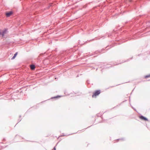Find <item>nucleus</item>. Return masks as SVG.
I'll list each match as a JSON object with an SVG mask.
<instances>
[{
	"label": "nucleus",
	"mask_w": 150,
	"mask_h": 150,
	"mask_svg": "<svg viewBox=\"0 0 150 150\" xmlns=\"http://www.w3.org/2000/svg\"><path fill=\"white\" fill-rule=\"evenodd\" d=\"M56 148L55 146H54V147L53 150H56Z\"/></svg>",
	"instance_id": "9b49d317"
},
{
	"label": "nucleus",
	"mask_w": 150,
	"mask_h": 150,
	"mask_svg": "<svg viewBox=\"0 0 150 150\" xmlns=\"http://www.w3.org/2000/svg\"><path fill=\"white\" fill-rule=\"evenodd\" d=\"M2 32L1 31V30H0V36L1 35H2Z\"/></svg>",
	"instance_id": "9d476101"
},
{
	"label": "nucleus",
	"mask_w": 150,
	"mask_h": 150,
	"mask_svg": "<svg viewBox=\"0 0 150 150\" xmlns=\"http://www.w3.org/2000/svg\"><path fill=\"white\" fill-rule=\"evenodd\" d=\"M12 13V11H10L9 12L6 13V16L8 17L10 16Z\"/></svg>",
	"instance_id": "7ed1b4c3"
},
{
	"label": "nucleus",
	"mask_w": 150,
	"mask_h": 150,
	"mask_svg": "<svg viewBox=\"0 0 150 150\" xmlns=\"http://www.w3.org/2000/svg\"><path fill=\"white\" fill-rule=\"evenodd\" d=\"M100 93V90H96V91L94 94L92 95V97H93L94 96H97L99 95Z\"/></svg>",
	"instance_id": "f257e3e1"
},
{
	"label": "nucleus",
	"mask_w": 150,
	"mask_h": 150,
	"mask_svg": "<svg viewBox=\"0 0 150 150\" xmlns=\"http://www.w3.org/2000/svg\"><path fill=\"white\" fill-rule=\"evenodd\" d=\"M7 30L6 29H5L2 32V36H4L5 33L6 32Z\"/></svg>",
	"instance_id": "39448f33"
},
{
	"label": "nucleus",
	"mask_w": 150,
	"mask_h": 150,
	"mask_svg": "<svg viewBox=\"0 0 150 150\" xmlns=\"http://www.w3.org/2000/svg\"><path fill=\"white\" fill-rule=\"evenodd\" d=\"M30 68L32 70H34L35 69V66L34 64H31L30 65Z\"/></svg>",
	"instance_id": "20e7f679"
},
{
	"label": "nucleus",
	"mask_w": 150,
	"mask_h": 150,
	"mask_svg": "<svg viewBox=\"0 0 150 150\" xmlns=\"http://www.w3.org/2000/svg\"><path fill=\"white\" fill-rule=\"evenodd\" d=\"M17 52H16L14 54L13 56L12 57V58H11V59H14L15 57H16V55H17Z\"/></svg>",
	"instance_id": "423d86ee"
},
{
	"label": "nucleus",
	"mask_w": 150,
	"mask_h": 150,
	"mask_svg": "<svg viewBox=\"0 0 150 150\" xmlns=\"http://www.w3.org/2000/svg\"><path fill=\"white\" fill-rule=\"evenodd\" d=\"M150 77V74L147 75L145 76V78H147L149 77Z\"/></svg>",
	"instance_id": "6e6552de"
},
{
	"label": "nucleus",
	"mask_w": 150,
	"mask_h": 150,
	"mask_svg": "<svg viewBox=\"0 0 150 150\" xmlns=\"http://www.w3.org/2000/svg\"><path fill=\"white\" fill-rule=\"evenodd\" d=\"M52 3L50 4L49 5V6L47 7V9L49 8H50V6H52Z\"/></svg>",
	"instance_id": "0eeeda50"
},
{
	"label": "nucleus",
	"mask_w": 150,
	"mask_h": 150,
	"mask_svg": "<svg viewBox=\"0 0 150 150\" xmlns=\"http://www.w3.org/2000/svg\"><path fill=\"white\" fill-rule=\"evenodd\" d=\"M60 97V96H55V97H52V98H58V97Z\"/></svg>",
	"instance_id": "1a4fd4ad"
},
{
	"label": "nucleus",
	"mask_w": 150,
	"mask_h": 150,
	"mask_svg": "<svg viewBox=\"0 0 150 150\" xmlns=\"http://www.w3.org/2000/svg\"><path fill=\"white\" fill-rule=\"evenodd\" d=\"M140 118L142 120H144L145 121H148V120L147 118H146V117H145L143 116L142 115V116H140Z\"/></svg>",
	"instance_id": "f03ea898"
},
{
	"label": "nucleus",
	"mask_w": 150,
	"mask_h": 150,
	"mask_svg": "<svg viewBox=\"0 0 150 150\" xmlns=\"http://www.w3.org/2000/svg\"><path fill=\"white\" fill-rule=\"evenodd\" d=\"M129 0L130 1L131 0Z\"/></svg>",
	"instance_id": "f8f14e48"
}]
</instances>
